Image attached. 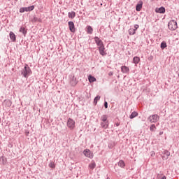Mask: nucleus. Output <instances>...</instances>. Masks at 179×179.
Segmentation results:
<instances>
[{
    "instance_id": "obj_31",
    "label": "nucleus",
    "mask_w": 179,
    "mask_h": 179,
    "mask_svg": "<svg viewBox=\"0 0 179 179\" xmlns=\"http://www.w3.org/2000/svg\"><path fill=\"white\" fill-rule=\"evenodd\" d=\"M49 167H50V169H55V165L54 164V163L50 162L49 164Z\"/></svg>"
},
{
    "instance_id": "obj_13",
    "label": "nucleus",
    "mask_w": 179,
    "mask_h": 179,
    "mask_svg": "<svg viewBox=\"0 0 179 179\" xmlns=\"http://www.w3.org/2000/svg\"><path fill=\"white\" fill-rule=\"evenodd\" d=\"M68 16L69 19H74V17L76 16V13H75V11L69 12Z\"/></svg>"
},
{
    "instance_id": "obj_12",
    "label": "nucleus",
    "mask_w": 179,
    "mask_h": 179,
    "mask_svg": "<svg viewBox=\"0 0 179 179\" xmlns=\"http://www.w3.org/2000/svg\"><path fill=\"white\" fill-rule=\"evenodd\" d=\"M9 37L11 40V41H16V35H15V33L10 31V34H9Z\"/></svg>"
},
{
    "instance_id": "obj_1",
    "label": "nucleus",
    "mask_w": 179,
    "mask_h": 179,
    "mask_svg": "<svg viewBox=\"0 0 179 179\" xmlns=\"http://www.w3.org/2000/svg\"><path fill=\"white\" fill-rule=\"evenodd\" d=\"M21 74L26 79L29 78V75H31V69H30V67H29V65L25 64L24 69L21 71Z\"/></svg>"
},
{
    "instance_id": "obj_39",
    "label": "nucleus",
    "mask_w": 179,
    "mask_h": 179,
    "mask_svg": "<svg viewBox=\"0 0 179 179\" xmlns=\"http://www.w3.org/2000/svg\"><path fill=\"white\" fill-rule=\"evenodd\" d=\"M159 135H163V131H160Z\"/></svg>"
},
{
    "instance_id": "obj_5",
    "label": "nucleus",
    "mask_w": 179,
    "mask_h": 179,
    "mask_svg": "<svg viewBox=\"0 0 179 179\" xmlns=\"http://www.w3.org/2000/svg\"><path fill=\"white\" fill-rule=\"evenodd\" d=\"M94 41H95L96 45H97L98 48H99V47H102L103 45H104V43H103V41L100 39L99 37L95 36V37L94 38Z\"/></svg>"
},
{
    "instance_id": "obj_28",
    "label": "nucleus",
    "mask_w": 179,
    "mask_h": 179,
    "mask_svg": "<svg viewBox=\"0 0 179 179\" xmlns=\"http://www.w3.org/2000/svg\"><path fill=\"white\" fill-rule=\"evenodd\" d=\"M157 179H167V178L163 174H158Z\"/></svg>"
},
{
    "instance_id": "obj_25",
    "label": "nucleus",
    "mask_w": 179,
    "mask_h": 179,
    "mask_svg": "<svg viewBox=\"0 0 179 179\" xmlns=\"http://www.w3.org/2000/svg\"><path fill=\"white\" fill-rule=\"evenodd\" d=\"M136 32L135 31V30L134 29V28H131L129 29V34L130 36H134V34H135Z\"/></svg>"
},
{
    "instance_id": "obj_37",
    "label": "nucleus",
    "mask_w": 179,
    "mask_h": 179,
    "mask_svg": "<svg viewBox=\"0 0 179 179\" xmlns=\"http://www.w3.org/2000/svg\"><path fill=\"white\" fill-rule=\"evenodd\" d=\"M109 76H113V73L110 72L109 73Z\"/></svg>"
},
{
    "instance_id": "obj_23",
    "label": "nucleus",
    "mask_w": 179,
    "mask_h": 179,
    "mask_svg": "<svg viewBox=\"0 0 179 179\" xmlns=\"http://www.w3.org/2000/svg\"><path fill=\"white\" fill-rule=\"evenodd\" d=\"M166 47H167V43H166V41H163L161 43L160 48H162V50H164V48H166Z\"/></svg>"
},
{
    "instance_id": "obj_9",
    "label": "nucleus",
    "mask_w": 179,
    "mask_h": 179,
    "mask_svg": "<svg viewBox=\"0 0 179 179\" xmlns=\"http://www.w3.org/2000/svg\"><path fill=\"white\" fill-rule=\"evenodd\" d=\"M142 5H143V2L140 1L139 3L136 6V10L137 12H141L142 9Z\"/></svg>"
},
{
    "instance_id": "obj_20",
    "label": "nucleus",
    "mask_w": 179,
    "mask_h": 179,
    "mask_svg": "<svg viewBox=\"0 0 179 179\" xmlns=\"http://www.w3.org/2000/svg\"><path fill=\"white\" fill-rule=\"evenodd\" d=\"M89 169H90L91 170H94V169H96V162H92L90 164Z\"/></svg>"
},
{
    "instance_id": "obj_10",
    "label": "nucleus",
    "mask_w": 179,
    "mask_h": 179,
    "mask_svg": "<svg viewBox=\"0 0 179 179\" xmlns=\"http://www.w3.org/2000/svg\"><path fill=\"white\" fill-rule=\"evenodd\" d=\"M157 13H166V8L164 7H160L155 9Z\"/></svg>"
},
{
    "instance_id": "obj_3",
    "label": "nucleus",
    "mask_w": 179,
    "mask_h": 179,
    "mask_svg": "<svg viewBox=\"0 0 179 179\" xmlns=\"http://www.w3.org/2000/svg\"><path fill=\"white\" fill-rule=\"evenodd\" d=\"M160 120V117L158 115H151L149 117H148V121H150V122L151 123H156L157 122V121H159Z\"/></svg>"
},
{
    "instance_id": "obj_7",
    "label": "nucleus",
    "mask_w": 179,
    "mask_h": 179,
    "mask_svg": "<svg viewBox=\"0 0 179 179\" xmlns=\"http://www.w3.org/2000/svg\"><path fill=\"white\" fill-rule=\"evenodd\" d=\"M98 50L99 51L100 55H102V57L107 55V52H106V48L104 47V45L99 47Z\"/></svg>"
},
{
    "instance_id": "obj_11",
    "label": "nucleus",
    "mask_w": 179,
    "mask_h": 179,
    "mask_svg": "<svg viewBox=\"0 0 179 179\" xmlns=\"http://www.w3.org/2000/svg\"><path fill=\"white\" fill-rule=\"evenodd\" d=\"M121 71L122 73H129V68L126 66H121Z\"/></svg>"
},
{
    "instance_id": "obj_30",
    "label": "nucleus",
    "mask_w": 179,
    "mask_h": 179,
    "mask_svg": "<svg viewBox=\"0 0 179 179\" xmlns=\"http://www.w3.org/2000/svg\"><path fill=\"white\" fill-rule=\"evenodd\" d=\"M27 9H28V12H31V10H34V6H29L27 7Z\"/></svg>"
},
{
    "instance_id": "obj_16",
    "label": "nucleus",
    "mask_w": 179,
    "mask_h": 179,
    "mask_svg": "<svg viewBox=\"0 0 179 179\" xmlns=\"http://www.w3.org/2000/svg\"><path fill=\"white\" fill-rule=\"evenodd\" d=\"M87 33L88 34H93V28L91 26L87 27Z\"/></svg>"
},
{
    "instance_id": "obj_19",
    "label": "nucleus",
    "mask_w": 179,
    "mask_h": 179,
    "mask_svg": "<svg viewBox=\"0 0 179 179\" xmlns=\"http://www.w3.org/2000/svg\"><path fill=\"white\" fill-rule=\"evenodd\" d=\"M135 117H138V112L134 111V112H132V113L130 115L129 118H130L131 120H132V119L135 118Z\"/></svg>"
},
{
    "instance_id": "obj_35",
    "label": "nucleus",
    "mask_w": 179,
    "mask_h": 179,
    "mask_svg": "<svg viewBox=\"0 0 179 179\" xmlns=\"http://www.w3.org/2000/svg\"><path fill=\"white\" fill-rule=\"evenodd\" d=\"M37 20H38V18H37V17H34L33 22H37Z\"/></svg>"
},
{
    "instance_id": "obj_14",
    "label": "nucleus",
    "mask_w": 179,
    "mask_h": 179,
    "mask_svg": "<svg viewBox=\"0 0 179 179\" xmlns=\"http://www.w3.org/2000/svg\"><path fill=\"white\" fill-rule=\"evenodd\" d=\"M101 128H103L104 129H107L108 128V122H101Z\"/></svg>"
},
{
    "instance_id": "obj_27",
    "label": "nucleus",
    "mask_w": 179,
    "mask_h": 179,
    "mask_svg": "<svg viewBox=\"0 0 179 179\" xmlns=\"http://www.w3.org/2000/svg\"><path fill=\"white\" fill-rule=\"evenodd\" d=\"M155 129H156V125L155 124H152L150 127V131H151V132H155Z\"/></svg>"
},
{
    "instance_id": "obj_18",
    "label": "nucleus",
    "mask_w": 179,
    "mask_h": 179,
    "mask_svg": "<svg viewBox=\"0 0 179 179\" xmlns=\"http://www.w3.org/2000/svg\"><path fill=\"white\" fill-rule=\"evenodd\" d=\"M139 61H141V58H139L138 56L134 57L133 59L134 64H139Z\"/></svg>"
},
{
    "instance_id": "obj_8",
    "label": "nucleus",
    "mask_w": 179,
    "mask_h": 179,
    "mask_svg": "<svg viewBox=\"0 0 179 179\" xmlns=\"http://www.w3.org/2000/svg\"><path fill=\"white\" fill-rule=\"evenodd\" d=\"M68 23L70 31H71V33H75V31H76V29H75V24L73 23V22L69 21Z\"/></svg>"
},
{
    "instance_id": "obj_4",
    "label": "nucleus",
    "mask_w": 179,
    "mask_h": 179,
    "mask_svg": "<svg viewBox=\"0 0 179 179\" xmlns=\"http://www.w3.org/2000/svg\"><path fill=\"white\" fill-rule=\"evenodd\" d=\"M67 127L70 129H75V120H73L71 118H69L67 120Z\"/></svg>"
},
{
    "instance_id": "obj_33",
    "label": "nucleus",
    "mask_w": 179,
    "mask_h": 179,
    "mask_svg": "<svg viewBox=\"0 0 179 179\" xmlns=\"http://www.w3.org/2000/svg\"><path fill=\"white\" fill-rule=\"evenodd\" d=\"M24 13V8L22 7L21 8H20V13Z\"/></svg>"
},
{
    "instance_id": "obj_36",
    "label": "nucleus",
    "mask_w": 179,
    "mask_h": 179,
    "mask_svg": "<svg viewBox=\"0 0 179 179\" xmlns=\"http://www.w3.org/2000/svg\"><path fill=\"white\" fill-rule=\"evenodd\" d=\"M24 12H29L27 7H24Z\"/></svg>"
},
{
    "instance_id": "obj_29",
    "label": "nucleus",
    "mask_w": 179,
    "mask_h": 179,
    "mask_svg": "<svg viewBox=\"0 0 179 179\" xmlns=\"http://www.w3.org/2000/svg\"><path fill=\"white\" fill-rule=\"evenodd\" d=\"M0 162H2L3 164H5L6 163V159L3 157H0Z\"/></svg>"
},
{
    "instance_id": "obj_24",
    "label": "nucleus",
    "mask_w": 179,
    "mask_h": 179,
    "mask_svg": "<svg viewBox=\"0 0 179 179\" xmlns=\"http://www.w3.org/2000/svg\"><path fill=\"white\" fill-rule=\"evenodd\" d=\"M117 164H118L119 167H122V168L125 167V162H124L123 160H120V161L118 162Z\"/></svg>"
},
{
    "instance_id": "obj_38",
    "label": "nucleus",
    "mask_w": 179,
    "mask_h": 179,
    "mask_svg": "<svg viewBox=\"0 0 179 179\" xmlns=\"http://www.w3.org/2000/svg\"><path fill=\"white\" fill-rule=\"evenodd\" d=\"M116 127H120V123H116Z\"/></svg>"
},
{
    "instance_id": "obj_26",
    "label": "nucleus",
    "mask_w": 179,
    "mask_h": 179,
    "mask_svg": "<svg viewBox=\"0 0 179 179\" xmlns=\"http://www.w3.org/2000/svg\"><path fill=\"white\" fill-rule=\"evenodd\" d=\"M100 98H101V96H96L95 98H94V104H95V106H96V104H97V102L99 101V100H100Z\"/></svg>"
},
{
    "instance_id": "obj_21",
    "label": "nucleus",
    "mask_w": 179,
    "mask_h": 179,
    "mask_svg": "<svg viewBox=\"0 0 179 179\" xmlns=\"http://www.w3.org/2000/svg\"><path fill=\"white\" fill-rule=\"evenodd\" d=\"M101 120L103 122H108V121H107V115H103L101 117Z\"/></svg>"
},
{
    "instance_id": "obj_6",
    "label": "nucleus",
    "mask_w": 179,
    "mask_h": 179,
    "mask_svg": "<svg viewBox=\"0 0 179 179\" xmlns=\"http://www.w3.org/2000/svg\"><path fill=\"white\" fill-rule=\"evenodd\" d=\"M83 153L85 156H86V157H89V159H93L94 155H93V152L90 151V150L86 149L83 151Z\"/></svg>"
},
{
    "instance_id": "obj_2",
    "label": "nucleus",
    "mask_w": 179,
    "mask_h": 179,
    "mask_svg": "<svg viewBox=\"0 0 179 179\" xmlns=\"http://www.w3.org/2000/svg\"><path fill=\"white\" fill-rule=\"evenodd\" d=\"M168 27L169 30H172V31L176 30L177 27H178L177 26V21L174 20H171L168 24Z\"/></svg>"
},
{
    "instance_id": "obj_40",
    "label": "nucleus",
    "mask_w": 179,
    "mask_h": 179,
    "mask_svg": "<svg viewBox=\"0 0 179 179\" xmlns=\"http://www.w3.org/2000/svg\"><path fill=\"white\" fill-rule=\"evenodd\" d=\"M15 1H17V0H15Z\"/></svg>"
},
{
    "instance_id": "obj_22",
    "label": "nucleus",
    "mask_w": 179,
    "mask_h": 179,
    "mask_svg": "<svg viewBox=\"0 0 179 179\" xmlns=\"http://www.w3.org/2000/svg\"><path fill=\"white\" fill-rule=\"evenodd\" d=\"M164 155H165V156L163 157L164 159H169V156H170V152H169V150H164Z\"/></svg>"
},
{
    "instance_id": "obj_34",
    "label": "nucleus",
    "mask_w": 179,
    "mask_h": 179,
    "mask_svg": "<svg viewBox=\"0 0 179 179\" xmlns=\"http://www.w3.org/2000/svg\"><path fill=\"white\" fill-rule=\"evenodd\" d=\"M104 107L105 108H108V103H107V101L104 102Z\"/></svg>"
},
{
    "instance_id": "obj_17",
    "label": "nucleus",
    "mask_w": 179,
    "mask_h": 179,
    "mask_svg": "<svg viewBox=\"0 0 179 179\" xmlns=\"http://www.w3.org/2000/svg\"><path fill=\"white\" fill-rule=\"evenodd\" d=\"M20 32L22 33V34L26 36V34H27V31H26V29H24V27H21L20 29Z\"/></svg>"
},
{
    "instance_id": "obj_15",
    "label": "nucleus",
    "mask_w": 179,
    "mask_h": 179,
    "mask_svg": "<svg viewBox=\"0 0 179 179\" xmlns=\"http://www.w3.org/2000/svg\"><path fill=\"white\" fill-rule=\"evenodd\" d=\"M88 80L90 82V83H93V82H96V78H94V76L90 75L88 76Z\"/></svg>"
},
{
    "instance_id": "obj_32",
    "label": "nucleus",
    "mask_w": 179,
    "mask_h": 179,
    "mask_svg": "<svg viewBox=\"0 0 179 179\" xmlns=\"http://www.w3.org/2000/svg\"><path fill=\"white\" fill-rule=\"evenodd\" d=\"M138 29H139V25L138 24H134V31L136 32V30H138Z\"/></svg>"
}]
</instances>
